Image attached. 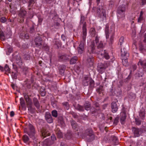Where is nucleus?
<instances>
[{
	"label": "nucleus",
	"instance_id": "nucleus-1",
	"mask_svg": "<svg viewBox=\"0 0 146 146\" xmlns=\"http://www.w3.org/2000/svg\"><path fill=\"white\" fill-rule=\"evenodd\" d=\"M125 5L119 6L117 10V17L119 18H124L125 17Z\"/></svg>",
	"mask_w": 146,
	"mask_h": 146
},
{
	"label": "nucleus",
	"instance_id": "nucleus-2",
	"mask_svg": "<svg viewBox=\"0 0 146 146\" xmlns=\"http://www.w3.org/2000/svg\"><path fill=\"white\" fill-rule=\"evenodd\" d=\"M29 130L27 131V134L29 135L30 137L33 139L36 138V137L35 135V130L34 127L31 124L29 123L28 125Z\"/></svg>",
	"mask_w": 146,
	"mask_h": 146
},
{
	"label": "nucleus",
	"instance_id": "nucleus-3",
	"mask_svg": "<svg viewBox=\"0 0 146 146\" xmlns=\"http://www.w3.org/2000/svg\"><path fill=\"white\" fill-rule=\"evenodd\" d=\"M97 15L100 17H106V11L104 7L102 6H100L99 8L97 10Z\"/></svg>",
	"mask_w": 146,
	"mask_h": 146
},
{
	"label": "nucleus",
	"instance_id": "nucleus-4",
	"mask_svg": "<svg viewBox=\"0 0 146 146\" xmlns=\"http://www.w3.org/2000/svg\"><path fill=\"white\" fill-rule=\"evenodd\" d=\"M90 35L92 37L96 36L95 41L96 43L97 44L99 41V37L98 36L97 33L96 32L94 28H91L90 29Z\"/></svg>",
	"mask_w": 146,
	"mask_h": 146
},
{
	"label": "nucleus",
	"instance_id": "nucleus-5",
	"mask_svg": "<svg viewBox=\"0 0 146 146\" xmlns=\"http://www.w3.org/2000/svg\"><path fill=\"white\" fill-rule=\"evenodd\" d=\"M139 66H141L143 68V71L146 72V60L140 59L138 62Z\"/></svg>",
	"mask_w": 146,
	"mask_h": 146
},
{
	"label": "nucleus",
	"instance_id": "nucleus-6",
	"mask_svg": "<svg viewBox=\"0 0 146 146\" xmlns=\"http://www.w3.org/2000/svg\"><path fill=\"white\" fill-rule=\"evenodd\" d=\"M35 43L36 46L40 48L42 44V38L38 36L36 38L35 40Z\"/></svg>",
	"mask_w": 146,
	"mask_h": 146
},
{
	"label": "nucleus",
	"instance_id": "nucleus-7",
	"mask_svg": "<svg viewBox=\"0 0 146 146\" xmlns=\"http://www.w3.org/2000/svg\"><path fill=\"white\" fill-rule=\"evenodd\" d=\"M90 45L88 48V51L89 54L93 53L95 52V43L94 41L91 42Z\"/></svg>",
	"mask_w": 146,
	"mask_h": 146
},
{
	"label": "nucleus",
	"instance_id": "nucleus-8",
	"mask_svg": "<svg viewBox=\"0 0 146 146\" xmlns=\"http://www.w3.org/2000/svg\"><path fill=\"white\" fill-rule=\"evenodd\" d=\"M133 131L134 133L135 137H138L140 136L141 133L142 131L141 129L133 128Z\"/></svg>",
	"mask_w": 146,
	"mask_h": 146
},
{
	"label": "nucleus",
	"instance_id": "nucleus-9",
	"mask_svg": "<svg viewBox=\"0 0 146 146\" xmlns=\"http://www.w3.org/2000/svg\"><path fill=\"white\" fill-rule=\"evenodd\" d=\"M87 35V30L86 28V25L85 24V23L83 25L82 27V37L84 42H85L86 39V36Z\"/></svg>",
	"mask_w": 146,
	"mask_h": 146
},
{
	"label": "nucleus",
	"instance_id": "nucleus-10",
	"mask_svg": "<svg viewBox=\"0 0 146 146\" xmlns=\"http://www.w3.org/2000/svg\"><path fill=\"white\" fill-rule=\"evenodd\" d=\"M45 119L46 121L49 123H51L53 122V119L50 114L49 112L46 113L45 115Z\"/></svg>",
	"mask_w": 146,
	"mask_h": 146
},
{
	"label": "nucleus",
	"instance_id": "nucleus-11",
	"mask_svg": "<svg viewBox=\"0 0 146 146\" xmlns=\"http://www.w3.org/2000/svg\"><path fill=\"white\" fill-rule=\"evenodd\" d=\"M111 108L112 112L114 113L116 112L118 110V107L116 102H113L111 104Z\"/></svg>",
	"mask_w": 146,
	"mask_h": 146
},
{
	"label": "nucleus",
	"instance_id": "nucleus-12",
	"mask_svg": "<svg viewBox=\"0 0 146 146\" xmlns=\"http://www.w3.org/2000/svg\"><path fill=\"white\" fill-rule=\"evenodd\" d=\"M84 42L81 41L78 48V51L79 53L81 54L84 50Z\"/></svg>",
	"mask_w": 146,
	"mask_h": 146
},
{
	"label": "nucleus",
	"instance_id": "nucleus-13",
	"mask_svg": "<svg viewBox=\"0 0 146 146\" xmlns=\"http://www.w3.org/2000/svg\"><path fill=\"white\" fill-rule=\"evenodd\" d=\"M120 115L121 116L120 118L121 122V124H123L126 118V113L125 112H121V113Z\"/></svg>",
	"mask_w": 146,
	"mask_h": 146
},
{
	"label": "nucleus",
	"instance_id": "nucleus-14",
	"mask_svg": "<svg viewBox=\"0 0 146 146\" xmlns=\"http://www.w3.org/2000/svg\"><path fill=\"white\" fill-rule=\"evenodd\" d=\"M87 61L90 66H91L93 65L94 58L92 56H89L87 58Z\"/></svg>",
	"mask_w": 146,
	"mask_h": 146
},
{
	"label": "nucleus",
	"instance_id": "nucleus-15",
	"mask_svg": "<svg viewBox=\"0 0 146 146\" xmlns=\"http://www.w3.org/2000/svg\"><path fill=\"white\" fill-rule=\"evenodd\" d=\"M26 11L23 8L20 9V13H19V16L21 17H24L26 14Z\"/></svg>",
	"mask_w": 146,
	"mask_h": 146
},
{
	"label": "nucleus",
	"instance_id": "nucleus-16",
	"mask_svg": "<svg viewBox=\"0 0 146 146\" xmlns=\"http://www.w3.org/2000/svg\"><path fill=\"white\" fill-rule=\"evenodd\" d=\"M129 54L128 53L126 49L123 48L121 50V56L122 57H124L125 56L127 57L129 56Z\"/></svg>",
	"mask_w": 146,
	"mask_h": 146
},
{
	"label": "nucleus",
	"instance_id": "nucleus-17",
	"mask_svg": "<svg viewBox=\"0 0 146 146\" xmlns=\"http://www.w3.org/2000/svg\"><path fill=\"white\" fill-rule=\"evenodd\" d=\"M90 81V79L87 76L85 77L83 80V84L84 86H87L88 85V82Z\"/></svg>",
	"mask_w": 146,
	"mask_h": 146
},
{
	"label": "nucleus",
	"instance_id": "nucleus-18",
	"mask_svg": "<svg viewBox=\"0 0 146 146\" xmlns=\"http://www.w3.org/2000/svg\"><path fill=\"white\" fill-rule=\"evenodd\" d=\"M42 135L43 137H45L46 136H49L50 135V134L44 129H43L41 131Z\"/></svg>",
	"mask_w": 146,
	"mask_h": 146
},
{
	"label": "nucleus",
	"instance_id": "nucleus-19",
	"mask_svg": "<svg viewBox=\"0 0 146 146\" xmlns=\"http://www.w3.org/2000/svg\"><path fill=\"white\" fill-rule=\"evenodd\" d=\"M98 72L100 73H102L104 71L105 68L103 65L102 66L99 65L98 66Z\"/></svg>",
	"mask_w": 146,
	"mask_h": 146
},
{
	"label": "nucleus",
	"instance_id": "nucleus-20",
	"mask_svg": "<svg viewBox=\"0 0 146 146\" xmlns=\"http://www.w3.org/2000/svg\"><path fill=\"white\" fill-rule=\"evenodd\" d=\"M78 59V57L76 56H74L71 59L70 61V64H75L76 62Z\"/></svg>",
	"mask_w": 146,
	"mask_h": 146
},
{
	"label": "nucleus",
	"instance_id": "nucleus-21",
	"mask_svg": "<svg viewBox=\"0 0 146 146\" xmlns=\"http://www.w3.org/2000/svg\"><path fill=\"white\" fill-rule=\"evenodd\" d=\"M143 12L142 11L140 12V15L138 19V22L139 23H141V21L143 20L144 19L143 16Z\"/></svg>",
	"mask_w": 146,
	"mask_h": 146
},
{
	"label": "nucleus",
	"instance_id": "nucleus-22",
	"mask_svg": "<svg viewBox=\"0 0 146 146\" xmlns=\"http://www.w3.org/2000/svg\"><path fill=\"white\" fill-rule=\"evenodd\" d=\"M25 99L26 101L27 104L28 105L31 106L32 104V102L31 100H30L29 97L28 96H25Z\"/></svg>",
	"mask_w": 146,
	"mask_h": 146
},
{
	"label": "nucleus",
	"instance_id": "nucleus-23",
	"mask_svg": "<svg viewBox=\"0 0 146 146\" xmlns=\"http://www.w3.org/2000/svg\"><path fill=\"white\" fill-rule=\"evenodd\" d=\"M33 103L35 106L38 108H39L40 106L39 102L37 99L36 98H33Z\"/></svg>",
	"mask_w": 146,
	"mask_h": 146
},
{
	"label": "nucleus",
	"instance_id": "nucleus-24",
	"mask_svg": "<svg viewBox=\"0 0 146 146\" xmlns=\"http://www.w3.org/2000/svg\"><path fill=\"white\" fill-rule=\"evenodd\" d=\"M97 45V48H103L104 45L103 42L102 41H100L99 42V41L97 44L96 43Z\"/></svg>",
	"mask_w": 146,
	"mask_h": 146
},
{
	"label": "nucleus",
	"instance_id": "nucleus-25",
	"mask_svg": "<svg viewBox=\"0 0 146 146\" xmlns=\"http://www.w3.org/2000/svg\"><path fill=\"white\" fill-rule=\"evenodd\" d=\"M84 106L85 109L86 110H89L90 109L91 105L90 103L89 102H86L84 105Z\"/></svg>",
	"mask_w": 146,
	"mask_h": 146
},
{
	"label": "nucleus",
	"instance_id": "nucleus-26",
	"mask_svg": "<svg viewBox=\"0 0 146 146\" xmlns=\"http://www.w3.org/2000/svg\"><path fill=\"white\" fill-rule=\"evenodd\" d=\"M105 34L106 38H109V28L107 26L106 27L105 29Z\"/></svg>",
	"mask_w": 146,
	"mask_h": 146
},
{
	"label": "nucleus",
	"instance_id": "nucleus-27",
	"mask_svg": "<svg viewBox=\"0 0 146 146\" xmlns=\"http://www.w3.org/2000/svg\"><path fill=\"white\" fill-rule=\"evenodd\" d=\"M66 67L64 65H62L59 67L60 72L62 74L64 73Z\"/></svg>",
	"mask_w": 146,
	"mask_h": 146
},
{
	"label": "nucleus",
	"instance_id": "nucleus-28",
	"mask_svg": "<svg viewBox=\"0 0 146 146\" xmlns=\"http://www.w3.org/2000/svg\"><path fill=\"white\" fill-rule=\"evenodd\" d=\"M23 139L24 142L25 143H27L29 140V137L26 135H25L23 136Z\"/></svg>",
	"mask_w": 146,
	"mask_h": 146
},
{
	"label": "nucleus",
	"instance_id": "nucleus-29",
	"mask_svg": "<svg viewBox=\"0 0 146 146\" xmlns=\"http://www.w3.org/2000/svg\"><path fill=\"white\" fill-rule=\"evenodd\" d=\"M85 20V17L82 15H81V19H80V24H83V25L85 23V24L86 25V23L84 22V21Z\"/></svg>",
	"mask_w": 146,
	"mask_h": 146
},
{
	"label": "nucleus",
	"instance_id": "nucleus-30",
	"mask_svg": "<svg viewBox=\"0 0 146 146\" xmlns=\"http://www.w3.org/2000/svg\"><path fill=\"white\" fill-rule=\"evenodd\" d=\"M0 38L2 40H4L5 39L3 33L1 31H0Z\"/></svg>",
	"mask_w": 146,
	"mask_h": 146
},
{
	"label": "nucleus",
	"instance_id": "nucleus-31",
	"mask_svg": "<svg viewBox=\"0 0 146 146\" xmlns=\"http://www.w3.org/2000/svg\"><path fill=\"white\" fill-rule=\"evenodd\" d=\"M122 63L124 66H126L128 65L127 59V58L123 59L122 60Z\"/></svg>",
	"mask_w": 146,
	"mask_h": 146
},
{
	"label": "nucleus",
	"instance_id": "nucleus-32",
	"mask_svg": "<svg viewBox=\"0 0 146 146\" xmlns=\"http://www.w3.org/2000/svg\"><path fill=\"white\" fill-rule=\"evenodd\" d=\"M139 115L142 119H143L145 115L144 111H143L141 110L139 113Z\"/></svg>",
	"mask_w": 146,
	"mask_h": 146
},
{
	"label": "nucleus",
	"instance_id": "nucleus-33",
	"mask_svg": "<svg viewBox=\"0 0 146 146\" xmlns=\"http://www.w3.org/2000/svg\"><path fill=\"white\" fill-rule=\"evenodd\" d=\"M52 115L53 116L55 117H57L58 113L57 111L56 110H54L52 112Z\"/></svg>",
	"mask_w": 146,
	"mask_h": 146
},
{
	"label": "nucleus",
	"instance_id": "nucleus-34",
	"mask_svg": "<svg viewBox=\"0 0 146 146\" xmlns=\"http://www.w3.org/2000/svg\"><path fill=\"white\" fill-rule=\"evenodd\" d=\"M124 40V37L123 36H121L119 39V44L120 46H121Z\"/></svg>",
	"mask_w": 146,
	"mask_h": 146
},
{
	"label": "nucleus",
	"instance_id": "nucleus-35",
	"mask_svg": "<svg viewBox=\"0 0 146 146\" xmlns=\"http://www.w3.org/2000/svg\"><path fill=\"white\" fill-rule=\"evenodd\" d=\"M4 69L6 72H8V73H10V69L9 66L7 64H6L5 65Z\"/></svg>",
	"mask_w": 146,
	"mask_h": 146
},
{
	"label": "nucleus",
	"instance_id": "nucleus-36",
	"mask_svg": "<svg viewBox=\"0 0 146 146\" xmlns=\"http://www.w3.org/2000/svg\"><path fill=\"white\" fill-rule=\"evenodd\" d=\"M17 74L16 73L13 72L11 74V77L13 79H16L17 78Z\"/></svg>",
	"mask_w": 146,
	"mask_h": 146
},
{
	"label": "nucleus",
	"instance_id": "nucleus-37",
	"mask_svg": "<svg viewBox=\"0 0 146 146\" xmlns=\"http://www.w3.org/2000/svg\"><path fill=\"white\" fill-rule=\"evenodd\" d=\"M88 135L90 137H93L94 135L93 134V132L92 130H90L89 131V133H88Z\"/></svg>",
	"mask_w": 146,
	"mask_h": 146
},
{
	"label": "nucleus",
	"instance_id": "nucleus-38",
	"mask_svg": "<svg viewBox=\"0 0 146 146\" xmlns=\"http://www.w3.org/2000/svg\"><path fill=\"white\" fill-rule=\"evenodd\" d=\"M20 104L22 106H24L25 105V101L23 99L21 98L20 99Z\"/></svg>",
	"mask_w": 146,
	"mask_h": 146
},
{
	"label": "nucleus",
	"instance_id": "nucleus-39",
	"mask_svg": "<svg viewBox=\"0 0 146 146\" xmlns=\"http://www.w3.org/2000/svg\"><path fill=\"white\" fill-rule=\"evenodd\" d=\"M62 104L64 106H65L66 107V108L67 110L69 109V105L68 103L67 102H64L62 103Z\"/></svg>",
	"mask_w": 146,
	"mask_h": 146
},
{
	"label": "nucleus",
	"instance_id": "nucleus-40",
	"mask_svg": "<svg viewBox=\"0 0 146 146\" xmlns=\"http://www.w3.org/2000/svg\"><path fill=\"white\" fill-rule=\"evenodd\" d=\"M104 57L106 59H108L109 58V56L108 55V53L105 52V51H104Z\"/></svg>",
	"mask_w": 146,
	"mask_h": 146
},
{
	"label": "nucleus",
	"instance_id": "nucleus-41",
	"mask_svg": "<svg viewBox=\"0 0 146 146\" xmlns=\"http://www.w3.org/2000/svg\"><path fill=\"white\" fill-rule=\"evenodd\" d=\"M7 20L5 17H1L0 19V21L2 23H4Z\"/></svg>",
	"mask_w": 146,
	"mask_h": 146
},
{
	"label": "nucleus",
	"instance_id": "nucleus-42",
	"mask_svg": "<svg viewBox=\"0 0 146 146\" xmlns=\"http://www.w3.org/2000/svg\"><path fill=\"white\" fill-rule=\"evenodd\" d=\"M43 48L46 50H48L49 47L46 44H44L42 47Z\"/></svg>",
	"mask_w": 146,
	"mask_h": 146
},
{
	"label": "nucleus",
	"instance_id": "nucleus-43",
	"mask_svg": "<svg viewBox=\"0 0 146 146\" xmlns=\"http://www.w3.org/2000/svg\"><path fill=\"white\" fill-rule=\"evenodd\" d=\"M78 108L80 111H83L84 110V108L82 106L80 105H78Z\"/></svg>",
	"mask_w": 146,
	"mask_h": 146
},
{
	"label": "nucleus",
	"instance_id": "nucleus-44",
	"mask_svg": "<svg viewBox=\"0 0 146 146\" xmlns=\"http://www.w3.org/2000/svg\"><path fill=\"white\" fill-rule=\"evenodd\" d=\"M113 141L115 143H118V140L116 137L113 136Z\"/></svg>",
	"mask_w": 146,
	"mask_h": 146
},
{
	"label": "nucleus",
	"instance_id": "nucleus-45",
	"mask_svg": "<svg viewBox=\"0 0 146 146\" xmlns=\"http://www.w3.org/2000/svg\"><path fill=\"white\" fill-rule=\"evenodd\" d=\"M56 134H57V135H58V137L59 138H61L62 137V133L60 132H58L57 133H56Z\"/></svg>",
	"mask_w": 146,
	"mask_h": 146
},
{
	"label": "nucleus",
	"instance_id": "nucleus-46",
	"mask_svg": "<svg viewBox=\"0 0 146 146\" xmlns=\"http://www.w3.org/2000/svg\"><path fill=\"white\" fill-rule=\"evenodd\" d=\"M72 125L73 128L75 129L76 128V125L75 124V121H73L72 122Z\"/></svg>",
	"mask_w": 146,
	"mask_h": 146
},
{
	"label": "nucleus",
	"instance_id": "nucleus-47",
	"mask_svg": "<svg viewBox=\"0 0 146 146\" xmlns=\"http://www.w3.org/2000/svg\"><path fill=\"white\" fill-rule=\"evenodd\" d=\"M135 122L136 124L137 125H139L141 123V121L138 119H135Z\"/></svg>",
	"mask_w": 146,
	"mask_h": 146
},
{
	"label": "nucleus",
	"instance_id": "nucleus-48",
	"mask_svg": "<svg viewBox=\"0 0 146 146\" xmlns=\"http://www.w3.org/2000/svg\"><path fill=\"white\" fill-rule=\"evenodd\" d=\"M51 139L53 141H54L56 140V138L54 135L51 136Z\"/></svg>",
	"mask_w": 146,
	"mask_h": 146
},
{
	"label": "nucleus",
	"instance_id": "nucleus-49",
	"mask_svg": "<svg viewBox=\"0 0 146 146\" xmlns=\"http://www.w3.org/2000/svg\"><path fill=\"white\" fill-rule=\"evenodd\" d=\"M118 117L115 118L114 120V123H117L118 122Z\"/></svg>",
	"mask_w": 146,
	"mask_h": 146
},
{
	"label": "nucleus",
	"instance_id": "nucleus-50",
	"mask_svg": "<svg viewBox=\"0 0 146 146\" xmlns=\"http://www.w3.org/2000/svg\"><path fill=\"white\" fill-rule=\"evenodd\" d=\"M14 115V112L13 111H12L10 112V115L11 117H13Z\"/></svg>",
	"mask_w": 146,
	"mask_h": 146
},
{
	"label": "nucleus",
	"instance_id": "nucleus-51",
	"mask_svg": "<svg viewBox=\"0 0 146 146\" xmlns=\"http://www.w3.org/2000/svg\"><path fill=\"white\" fill-rule=\"evenodd\" d=\"M34 0H29V5H31L32 4L34 3Z\"/></svg>",
	"mask_w": 146,
	"mask_h": 146
},
{
	"label": "nucleus",
	"instance_id": "nucleus-52",
	"mask_svg": "<svg viewBox=\"0 0 146 146\" xmlns=\"http://www.w3.org/2000/svg\"><path fill=\"white\" fill-rule=\"evenodd\" d=\"M66 56V55H63V56H61V58H62L64 60H67V58H65Z\"/></svg>",
	"mask_w": 146,
	"mask_h": 146
},
{
	"label": "nucleus",
	"instance_id": "nucleus-53",
	"mask_svg": "<svg viewBox=\"0 0 146 146\" xmlns=\"http://www.w3.org/2000/svg\"><path fill=\"white\" fill-rule=\"evenodd\" d=\"M143 42H146V33L144 35V39L143 40Z\"/></svg>",
	"mask_w": 146,
	"mask_h": 146
},
{
	"label": "nucleus",
	"instance_id": "nucleus-54",
	"mask_svg": "<svg viewBox=\"0 0 146 146\" xmlns=\"http://www.w3.org/2000/svg\"><path fill=\"white\" fill-rule=\"evenodd\" d=\"M47 3H50L52 0H44Z\"/></svg>",
	"mask_w": 146,
	"mask_h": 146
},
{
	"label": "nucleus",
	"instance_id": "nucleus-55",
	"mask_svg": "<svg viewBox=\"0 0 146 146\" xmlns=\"http://www.w3.org/2000/svg\"><path fill=\"white\" fill-rule=\"evenodd\" d=\"M90 84L91 85V84H92L93 85L94 83V81L92 80H90Z\"/></svg>",
	"mask_w": 146,
	"mask_h": 146
},
{
	"label": "nucleus",
	"instance_id": "nucleus-56",
	"mask_svg": "<svg viewBox=\"0 0 146 146\" xmlns=\"http://www.w3.org/2000/svg\"><path fill=\"white\" fill-rule=\"evenodd\" d=\"M142 3L143 5H144L146 3V0H142Z\"/></svg>",
	"mask_w": 146,
	"mask_h": 146
},
{
	"label": "nucleus",
	"instance_id": "nucleus-57",
	"mask_svg": "<svg viewBox=\"0 0 146 146\" xmlns=\"http://www.w3.org/2000/svg\"><path fill=\"white\" fill-rule=\"evenodd\" d=\"M132 35L133 36H135L136 35V32L135 31H133L132 33Z\"/></svg>",
	"mask_w": 146,
	"mask_h": 146
},
{
	"label": "nucleus",
	"instance_id": "nucleus-58",
	"mask_svg": "<svg viewBox=\"0 0 146 146\" xmlns=\"http://www.w3.org/2000/svg\"><path fill=\"white\" fill-rule=\"evenodd\" d=\"M34 30V28L32 27L30 29V32L31 33H32L33 31Z\"/></svg>",
	"mask_w": 146,
	"mask_h": 146
},
{
	"label": "nucleus",
	"instance_id": "nucleus-59",
	"mask_svg": "<svg viewBox=\"0 0 146 146\" xmlns=\"http://www.w3.org/2000/svg\"><path fill=\"white\" fill-rule=\"evenodd\" d=\"M12 47H9V51L10 52H11L12 51Z\"/></svg>",
	"mask_w": 146,
	"mask_h": 146
},
{
	"label": "nucleus",
	"instance_id": "nucleus-60",
	"mask_svg": "<svg viewBox=\"0 0 146 146\" xmlns=\"http://www.w3.org/2000/svg\"><path fill=\"white\" fill-rule=\"evenodd\" d=\"M4 68L3 67L1 66H0V70L1 71H3V70Z\"/></svg>",
	"mask_w": 146,
	"mask_h": 146
},
{
	"label": "nucleus",
	"instance_id": "nucleus-61",
	"mask_svg": "<svg viewBox=\"0 0 146 146\" xmlns=\"http://www.w3.org/2000/svg\"><path fill=\"white\" fill-rule=\"evenodd\" d=\"M143 46H142V45H141L140 47V49L141 50H143Z\"/></svg>",
	"mask_w": 146,
	"mask_h": 146
},
{
	"label": "nucleus",
	"instance_id": "nucleus-62",
	"mask_svg": "<svg viewBox=\"0 0 146 146\" xmlns=\"http://www.w3.org/2000/svg\"><path fill=\"white\" fill-rule=\"evenodd\" d=\"M25 37H26L27 38H28L29 37V36L28 35L26 34L25 35Z\"/></svg>",
	"mask_w": 146,
	"mask_h": 146
},
{
	"label": "nucleus",
	"instance_id": "nucleus-63",
	"mask_svg": "<svg viewBox=\"0 0 146 146\" xmlns=\"http://www.w3.org/2000/svg\"><path fill=\"white\" fill-rule=\"evenodd\" d=\"M111 31H112L113 33H114V29L113 27V29Z\"/></svg>",
	"mask_w": 146,
	"mask_h": 146
},
{
	"label": "nucleus",
	"instance_id": "nucleus-64",
	"mask_svg": "<svg viewBox=\"0 0 146 146\" xmlns=\"http://www.w3.org/2000/svg\"><path fill=\"white\" fill-rule=\"evenodd\" d=\"M67 146L66 145L62 144V143L61 144V146Z\"/></svg>",
	"mask_w": 146,
	"mask_h": 146
}]
</instances>
